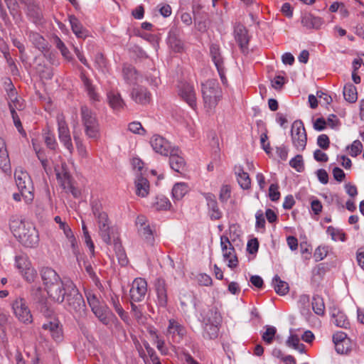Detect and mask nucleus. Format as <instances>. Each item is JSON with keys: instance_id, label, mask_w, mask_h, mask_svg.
I'll return each instance as SVG.
<instances>
[{"instance_id": "1", "label": "nucleus", "mask_w": 364, "mask_h": 364, "mask_svg": "<svg viewBox=\"0 0 364 364\" xmlns=\"http://www.w3.org/2000/svg\"><path fill=\"white\" fill-rule=\"evenodd\" d=\"M10 230L14 237L26 247L33 248L39 242L38 232L30 222L21 216L14 215L9 220Z\"/></svg>"}, {"instance_id": "2", "label": "nucleus", "mask_w": 364, "mask_h": 364, "mask_svg": "<svg viewBox=\"0 0 364 364\" xmlns=\"http://www.w3.org/2000/svg\"><path fill=\"white\" fill-rule=\"evenodd\" d=\"M41 279L49 298L53 301L62 303L65 297V284L68 280H62L52 268L44 267L41 271Z\"/></svg>"}, {"instance_id": "3", "label": "nucleus", "mask_w": 364, "mask_h": 364, "mask_svg": "<svg viewBox=\"0 0 364 364\" xmlns=\"http://www.w3.org/2000/svg\"><path fill=\"white\" fill-rule=\"evenodd\" d=\"M80 117L87 138L98 141L101 138V128L97 114L84 105L80 108Z\"/></svg>"}, {"instance_id": "4", "label": "nucleus", "mask_w": 364, "mask_h": 364, "mask_svg": "<svg viewBox=\"0 0 364 364\" xmlns=\"http://www.w3.org/2000/svg\"><path fill=\"white\" fill-rule=\"evenodd\" d=\"M85 294L92 311L103 324L108 326L113 319H117L111 311L100 302L97 294L93 290L85 289Z\"/></svg>"}, {"instance_id": "5", "label": "nucleus", "mask_w": 364, "mask_h": 364, "mask_svg": "<svg viewBox=\"0 0 364 364\" xmlns=\"http://www.w3.org/2000/svg\"><path fill=\"white\" fill-rule=\"evenodd\" d=\"M92 211L97 220L100 237L106 244H111L110 222L107 213L103 210L102 204L97 200L92 202Z\"/></svg>"}, {"instance_id": "6", "label": "nucleus", "mask_w": 364, "mask_h": 364, "mask_svg": "<svg viewBox=\"0 0 364 364\" xmlns=\"http://www.w3.org/2000/svg\"><path fill=\"white\" fill-rule=\"evenodd\" d=\"M201 92L205 107L208 109H214L222 98V90L215 80H208L202 83Z\"/></svg>"}, {"instance_id": "7", "label": "nucleus", "mask_w": 364, "mask_h": 364, "mask_svg": "<svg viewBox=\"0 0 364 364\" xmlns=\"http://www.w3.org/2000/svg\"><path fill=\"white\" fill-rule=\"evenodd\" d=\"M66 289V305L69 311L82 314L85 310V303L82 294H80L75 284L70 280L67 281Z\"/></svg>"}, {"instance_id": "8", "label": "nucleus", "mask_w": 364, "mask_h": 364, "mask_svg": "<svg viewBox=\"0 0 364 364\" xmlns=\"http://www.w3.org/2000/svg\"><path fill=\"white\" fill-rule=\"evenodd\" d=\"M14 178L16 186L21 192V195L26 203H30L33 200V186L28 173L22 168H16Z\"/></svg>"}, {"instance_id": "9", "label": "nucleus", "mask_w": 364, "mask_h": 364, "mask_svg": "<svg viewBox=\"0 0 364 364\" xmlns=\"http://www.w3.org/2000/svg\"><path fill=\"white\" fill-rule=\"evenodd\" d=\"M15 266L18 269L22 277L28 282H33L37 277V272L32 266V264L25 255L16 256Z\"/></svg>"}, {"instance_id": "10", "label": "nucleus", "mask_w": 364, "mask_h": 364, "mask_svg": "<svg viewBox=\"0 0 364 364\" xmlns=\"http://www.w3.org/2000/svg\"><path fill=\"white\" fill-rule=\"evenodd\" d=\"M291 135L292 143L299 151H304L307 141L306 132L303 122L301 120H296L291 126Z\"/></svg>"}, {"instance_id": "11", "label": "nucleus", "mask_w": 364, "mask_h": 364, "mask_svg": "<svg viewBox=\"0 0 364 364\" xmlns=\"http://www.w3.org/2000/svg\"><path fill=\"white\" fill-rule=\"evenodd\" d=\"M12 309L18 321L26 324L32 323V314L23 299L18 298L15 299L12 303Z\"/></svg>"}, {"instance_id": "12", "label": "nucleus", "mask_w": 364, "mask_h": 364, "mask_svg": "<svg viewBox=\"0 0 364 364\" xmlns=\"http://www.w3.org/2000/svg\"><path fill=\"white\" fill-rule=\"evenodd\" d=\"M178 94L191 108L196 107V94L192 85L187 82L181 81L178 84Z\"/></svg>"}, {"instance_id": "13", "label": "nucleus", "mask_w": 364, "mask_h": 364, "mask_svg": "<svg viewBox=\"0 0 364 364\" xmlns=\"http://www.w3.org/2000/svg\"><path fill=\"white\" fill-rule=\"evenodd\" d=\"M147 292L146 282L142 278H136L129 290L130 301L140 302L144 300Z\"/></svg>"}, {"instance_id": "14", "label": "nucleus", "mask_w": 364, "mask_h": 364, "mask_svg": "<svg viewBox=\"0 0 364 364\" xmlns=\"http://www.w3.org/2000/svg\"><path fill=\"white\" fill-rule=\"evenodd\" d=\"M220 246L225 259L228 260V267L235 268L237 266V258L235 254V248L225 235L220 237Z\"/></svg>"}, {"instance_id": "15", "label": "nucleus", "mask_w": 364, "mask_h": 364, "mask_svg": "<svg viewBox=\"0 0 364 364\" xmlns=\"http://www.w3.org/2000/svg\"><path fill=\"white\" fill-rule=\"evenodd\" d=\"M181 32V30L178 27V23L174 21L168 32L167 44L176 53H180L183 50V43L180 38Z\"/></svg>"}, {"instance_id": "16", "label": "nucleus", "mask_w": 364, "mask_h": 364, "mask_svg": "<svg viewBox=\"0 0 364 364\" xmlns=\"http://www.w3.org/2000/svg\"><path fill=\"white\" fill-rule=\"evenodd\" d=\"M54 221L58 224L59 228L63 230L68 242L70 243L73 253L77 256L79 254L78 244L70 227L67 223L63 221L58 215L54 218Z\"/></svg>"}, {"instance_id": "17", "label": "nucleus", "mask_w": 364, "mask_h": 364, "mask_svg": "<svg viewBox=\"0 0 364 364\" xmlns=\"http://www.w3.org/2000/svg\"><path fill=\"white\" fill-rule=\"evenodd\" d=\"M210 53L223 83L225 84L227 82V79L225 75L223 58L221 55L219 46L215 43L211 44L210 47Z\"/></svg>"}, {"instance_id": "18", "label": "nucleus", "mask_w": 364, "mask_h": 364, "mask_svg": "<svg viewBox=\"0 0 364 364\" xmlns=\"http://www.w3.org/2000/svg\"><path fill=\"white\" fill-rule=\"evenodd\" d=\"M42 328L44 331H48L55 341H59L62 339V326L57 318H50L43 324Z\"/></svg>"}, {"instance_id": "19", "label": "nucleus", "mask_w": 364, "mask_h": 364, "mask_svg": "<svg viewBox=\"0 0 364 364\" xmlns=\"http://www.w3.org/2000/svg\"><path fill=\"white\" fill-rule=\"evenodd\" d=\"M235 38L238 43L241 51L247 53L248 51L249 36L247 30L242 25H237L235 28Z\"/></svg>"}, {"instance_id": "20", "label": "nucleus", "mask_w": 364, "mask_h": 364, "mask_svg": "<svg viewBox=\"0 0 364 364\" xmlns=\"http://www.w3.org/2000/svg\"><path fill=\"white\" fill-rule=\"evenodd\" d=\"M203 196L207 201L211 220H215L221 218L222 213L218 206L215 195L211 193H203Z\"/></svg>"}, {"instance_id": "21", "label": "nucleus", "mask_w": 364, "mask_h": 364, "mask_svg": "<svg viewBox=\"0 0 364 364\" xmlns=\"http://www.w3.org/2000/svg\"><path fill=\"white\" fill-rule=\"evenodd\" d=\"M0 168L6 173H10L11 171L6 142L1 137H0Z\"/></svg>"}, {"instance_id": "22", "label": "nucleus", "mask_w": 364, "mask_h": 364, "mask_svg": "<svg viewBox=\"0 0 364 364\" xmlns=\"http://www.w3.org/2000/svg\"><path fill=\"white\" fill-rule=\"evenodd\" d=\"M123 78L127 84H135L139 81L140 75L135 68L130 64H124L122 67Z\"/></svg>"}, {"instance_id": "23", "label": "nucleus", "mask_w": 364, "mask_h": 364, "mask_svg": "<svg viewBox=\"0 0 364 364\" xmlns=\"http://www.w3.org/2000/svg\"><path fill=\"white\" fill-rule=\"evenodd\" d=\"M69 21L73 32L78 38H85L88 36V31L83 27L78 18L74 15L69 16Z\"/></svg>"}, {"instance_id": "24", "label": "nucleus", "mask_w": 364, "mask_h": 364, "mask_svg": "<svg viewBox=\"0 0 364 364\" xmlns=\"http://www.w3.org/2000/svg\"><path fill=\"white\" fill-rule=\"evenodd\" d=\"M131 95L136 102L141 105L149 103L151 99L150 92L144 87L134 88Z\"/></svg>"}, {"instance_id": "25", "label": "nucleus", "mask_w": 364, "mask_h": 364, "mask_svg": "<svg viewBox=\"0 0 364 364\" xmlns=\"http://www.w3.org/2000/svg\"><path fill=\"white\" fill-rule=\"evenodd\" d=\"M56 176L60 186L64 189H73L71 185V175L67 170L65 164H62L60 171L56 170Z\"/></svg>"}, {"instance_id": "26", "label": "nucleus", "mask_w": 364, "mask_h": 364, "mask_svg": "<svg viewBox=\"0 0 364 364\" xmlns=\"http://www.w3.org/2000/svg\"><path fill=\"white\" fill-rule=\"evenodd\" d=\"M28 37L32 44L39 50L43 51L48 48V41L40 33L29 31Z\"/></svg>"}, {"instance_id": "27", "label": "nucleus", "mask_w": 364, "mask_h": 364, "mask_svg": "<svg viewBox=\"0 0 364 364\" xmlns=\"http://www.w3.org/2000/svg\"><path fill=\"white\" fill-rule=\"evenodd\" d=\"M301 24L308 29H318L323 24V21L319 17L308 14L302 16Z\"/></svg>"}, {"instance_id": "28", "label": "nucleus", "mask_w": 364, "mask_h": 364, "mask_svg": "<svg viewBox=\"0 0 364 364\" xmlns=\"http://www.w3.org/2000/svg\"><path fill=\"white\" fill-rule=\"evenodd\" d=\"M235 173L237 176L238 183L242 189H249L251 185V180L249 174L245 172L243 168L240 166H235Z\"/></svg>"}, {"instance_id": "29", "label": "nucleus", "mask_w": 364, "mask_h": 364, "mask_svg": "<svg viewBox=\"0 0 364 364\" xmlns=\"http://www.w3.org/2000/svg\"><path fill=\"white\" fill-rule=\"evenodd\" d=\"M136 193L141 197L147 196L149 190V183L148 180L143 176H136L135 180Z\"/></svg>"}, {"instance_id": "30", "label": "nucleus", "mask_w": 364, "mask_h": 364, "mask_svg": "<svg viewBox=\"0 0 364 364\" xmlns=\"http://www.w3.org/2000/svg\"><path fill=\"white\" fill-rule=\"evenodd\" d=\"M56 121L58 124V139L70 136V129L65 120V117L63 113H58L57 114Z\"/></svg>"}, {"instance_id": "31", "label": "nucleus", "mask_w": 364, "mask_h": 364, "mask_svg": "<svg viewBox=\"0 0 364 364\" xmlns=\"http://www.w3.org/2000/svg\"><path fill=\"white\" fill-rule=\"evenodd\" d=\"M171 168L176 172L181 173L184 170L185 161L178 155V150L171 154L169 156Z\"/></svg>"}, {"instance_id": "32", "label": "nucleus", "mask_w": 364, "mask_h": 364, "mask_svg": "<svg viewBox=\"0 0 364 364\" xmlns=\"http://www.w3.org/2000/svg\"><path fill=\"white\" fill-rule=\"evenodd\" d=\"M9 95V106L11 112L16 111V109L21 110L24 107L23 100L19 98L14 90H11L8 94Z\"/></svg>"}, {"instance_id": "33", "label": "nucleus", "mask_w": 364, "mask_h": 364, "mask_svg": "<svg viewBox=\"0 0 364 364\" xmlns=\"http://www.w3.org/2000/svg\"><path fill=\"white\" fill-rule=\"evenodd\" d=\"M81 78L90 100L92 102H99L100 100V96L95 91V87L92 85L91 81L84 75H82Z\"/></svg>"}, {"instance_id": "34", "label": "nucleus", "mask_w": 364, "mask_h": 364, "mask_svg": "<svg viewBox=\"0 0 364 364\" xmlns=\"http://www.w3.org/2000/svg\"><path fill=\"white\" fill-rule=\"evenodd\" d=\"M219 323L207 321L204 327L203 337L208 339L216 338L218 335Z\"/></svg>"}, {"instance_id": "35", "label": "nucleus", "mask_w": 364, "mask_h": 364, "mask_svg": "<svg viewBox=\"0 0 364 364\" xmlns=\"http://www.w3.org/2000/svg\"><path fill=\"white\" fill-rule=\"evenodd\" d=\"M107 98L110 107L117 111L122 109L124 106V102L118 93L110 92L107 95Z\"/></svg>"}, {"instance_id": "36", "label": "nucleus", "mask_w": 364, "mask_h": 364, "mask_svg": "<svg viewBox=\"0 0 364 364\" xmlns=\"http://www.w3.org/2000/svg\"><path fill=\"white\" fill-rule=\"evenodd\" d=\"M272 284L275 291L282 296L286 295L289 292V284L284 281L281 280L278 275H275L272 279Z\"/></svg>"}, {"instance_id": "37", "label": "nucleus", "mask_w": 364, "mask_h": 364, "mask_svg": "<svg viewBox=\"0 0 364 364\" xmlns=\"http://www.w3.org/2000/svg\"><path fill=\"white\" fill-rule=\"evenodd\" d=\"M196 5H193L194 24L196 28L200 32H205L207 30L205 14L198 16L196 14Z\"/></svg>"}, {"instance_id": "38", "label": "nucleus", "mask_w": 364, "mask_h": 364, "mask_svg": "<svg viewBox=\"0 0 364 364\" xmlns=\"http://www.w3.org/2000/svg\"><path fill=\"white\" fill-rule=\"evenodd\" d=\"M332 316L333 318V323L338 327L348 328L350 326V323L346 316L341 311L335 310L333 313Z\"/></svg>"}, {"instance_id": "39", "label": "nucleus", "mask_w": 364, "mask_h": 364, "mask_svg": "<svg viewBox=\"0 0 364 364\" xmlns=\"http://www.w3.org/2000/svg\"><path fill=\"white\" fill-rule=\"evenodd\" d=\"M343 96L350 103L356 102L358 99L357 89L353 84H347L343 88Z\"/></svg>"}, {"instance_id": "40", "label": "nucleus", "mask_w": 364, "mask_h": 364, "mask_svg": "<svg viewBox=\"0 0 364 364\" xmlns=\"http://www.w3.org/2000/svg\"><path fill=\"white\" fill-rule=\"evenodd\" d=\"M73 139L79 157L81 159H87L88 157V151L82 139H81L80 136L76 134L75 132H73Z\"/></svg>"}, {"instance_id": "41", "label": "nucleus", "mask_w": 364, "mask_h": 364, "mask_svg": "<svg viewBox=\"0 0 364 364\" xmlns=\"http://www.w3.org/2000/svg\"><path fill=\"white\" fill-rule=\"evenodd\" d=\"M311 305L315 314L319 316L324 314L325 304L321 296L318 295H314L312 299Z\"/></svg>"}, {"instance_id": "42", "label": "nucleus", "mask_w": 364, "mask_h": 364, "mask_svg": "<svg viewBox=\"0 0 364 364\" xmlns=\"http://www.w3.org/2000/svg\"><path fill=\"white\" fill-rule=\"evenodd\" d=\"M299 341L297 335H291L287 340L286 345L303 353L305 352V346L303 343H300Z\"/></svg>"}, {"instance_id": "43", "label": "nucleus", "mask_w": 364, "mask_h": 364, "mask_svg": "<svg viewBox=\"0 0 364 364\" xmlns=\"http://www.w3.org/2000/svg\"><path fill=\"white\" fill-rule=\"evenodd\" d=\"M188 191V187L185 183H178L172 189V194L175 199H181Z\"/></svg>"}, {"instance_id": "44", "label": "nucleus", "mask_w": 364, "mask_h": 364, "mask_svg": "<svg viewBox=\"0 0 364 364\" xmlns=\"http://www.w3.org/2000/svg\"><path fill=\"white\" fill-rule=\"evenodd\" d=\"M27 14L35 23H40L43 18L42 11L36 3L27 9Z\"/></svg>"}, {"instance_id": "45", "label": "nucleus", "mask_w": 364, "mask_h": 364, "mask_svg": "<svg viewBox=\"0 0 364 364\" xmlns=\"http://www.w3.org/2000/svg\"><path fill=\"white\" fill-rule=\"evenodd\" d=\"M177 150H178L177 147L172 146L168 140L161 136V155L170 156L171 154Z\"/></svg>"}, {"instance_id": "46", "label": "nucleus", "mask_w": 364, "mask_h": 364, "mask_svg": "<svg viewBox=\"0 0 364 364\" xmlns=\"http://www.w3.org/2000/svg\"><path fill=\"white\" fill-rule=\"evenodd\" d=\"M204 320L208 322L220 323L221 316L217 307L210 308L206 313Z\"/></svg>"}, {"instance_id": "47", "label": "nucleus", "mask_w": 364, "mask_h": 364, "mask_svg": "<svg viewBox=\"0 0 364 364\" xmlns=\"http://www.w3.org/2000/svg\"><path fill=\"white\" fill-rule=\"evenodd\" d=\"M266 331L263 333L262 338V340L267 344L272 343L274 338L277 333V329L274 326H266Z\"/></svg>"}, {"instance_id": "48", "label": "nucleus", "mask_w": 364, "mask_h": 364, "mask_svg": "<svg viewBox=\"0 0 364 364\" xmlns=\"http://www.w3.org/2000/svg\"><path fill=\"white\" fill-rule=\"evenodd\" d=\"M138 232L140 235L147 241V242H149L150 245H153V231L149 225L141 228H138Z\"/></svg>"}, {"instance_id": "49", "label": "nucleus", "mask_w": 364, "mask_h": 364, "mask_svg": "<svg viewBox=\"0 0 364 364\" xmlns=\"http://www.w3.org/2000/svg\"><path fill=\"white\" fill-rule=\"evenodd\" d=\"M336 350L339 354H347L351 350V341L350 340H344L342 342L335 345Z\"/></svg>"}, {"instance_id": "50", "label": "nucleus", "mask_w": 364, "mask_h": 364, "mask_svg": "<svg viewBox=\"0 0 364 364\" xmlns=\"http://www.w3.org/2000/svg\"><path fill=\"white\" fill-rule=\"evenodd\" d=\"M54 43L55 44V46L58 49L60 50L62 55L66 59L71 58V55L67 47L65 46V43L60 40V38L58 36H55L54 38Z\"/></svg>"}, {"instance_id": "51", "label": "nucleus", "mask_w": 364, "mask_h": 364, "mask_svg": "<svg viewBox=\"0 0 364 364\" xmlns=\"http://www.w3.org/2000/svg\"><path fill=\"white\" fill-rule=\"evenodd\" d=\"M167 331L169 333H177L181 336H183L185 332L184 328L173 319L169 320V325L168 326Z\"/></svg>"}, {"instance_id": "52", "label": "nucleus", "mask_w": 364, "mask_h": 364, "mask_svg": "<svg viewBox=\"0 0 364 364\" xmlns=\"http://www.w3.org/2000/svg\"><path fill=\"white\" fill-rule=\"evenodd\" d=\"M289 165L299 172L303 171L304 165L302 156L300 154L296 155L289 161Z\"/></svg>"}, {"instance_id": "53", "label": "nucleus", "mask_w": 364, "mask_h": 364, "mask_svg": "<svg viewBox=\"0 0 364 364\" xmlns=\"http://www.w3.org/2000/svg\"><path fill=\"white\" fill-rule=\"evenodd\" d=\"M132 165L133 169L138 172L137 176H143L144 172V162L138 157H134L132 159Z\"/></svg>"}, {"instance_id": "54", "label": "nucleus", "mask_w": 364, "mask_h": 364, "mask_svg": "<svg viewBox=\"0 0 364 364\" xmlns=\"http://www.w3.org/2000/svg\"><path fill=\"white\" fill-rule=\"evenodd\" d=\"M45 143L47 147L52 150H55L58 147L55 135L50 132L47 133L45 136Z\"/></svg>"}, {"instance_id": "55", "label": "nucleus", "mask_w": 364, "mask_h": 364, "mask_svg": "<svg viewBox=\"0 0 364 364\" xmlns=\"http://www.w3.org/2000/svg\"><path fill=\"white\" fill-rule=\"evenodd\" d=\"M128 129L131 132L134 134L139 135H144L146 134V130L139 122H133L129 123Z\"/></svg>"}, {"instance_id": "56", "label": "nucleus", "mask_w": 364, "mask_h": 364, "mask_svg": "<svg viewBox=\"0 0 364 364\" xmlns=\"http://www.w3.org/2000/svg\"><path fill=\"white\" fill-rule=\"evenodd\" d=\"M347 149H350V156L353 157H355L361 153L363 144L359 140H355L350 146H348Z\"/></svg>"}, {"instance_id": "57", "label": "nucleus", "mask_w": 364, "mask_h": 364, "mask_svg": "<svg viewBox=\"0 0 364 364\" xmlns=\"http://www.w3.org/2000/svg\"><path fill=\"white\" fill-rule=\"evenodd\" d=\"M231 188L228 185H223L220 191L219 199L222 203L226 202L230 198Z\"/></svg>"}, {"instance_id": "58", "label": "nucleus", "mask_w": 364, "mask_h": 364, "mask_svg": "<svg viewBox=\"0 0 364 364\" xmlns=\"http://www.w3.org/2000/svg\"><path fill=\"white\" fill-rule=\"evenodd\" d=\"M59 140L64 148L68 150L70 155H72L74 151V146L73 144L71 136L62 137L61 139H59Z\"/></svg>"}, {"instance_id": "59", "label": "nucleus", "mask_w": 364, "mask_h": 364, "mask_svg": "<svg viewBox=\"0 0 364 364\" xmlns=\"http://www.w3.org/2000/svg\"><path fill=\"white\" fill-rule=\"evenodd\" d=\"M327 254H328L327 247L318 246L316 249V250L314 253V257L315 258V260L316 262H318V261L323 259L326 257Z\"/></svg>"}, {"instance_id": "60", "label": "nucleus", "mask_w": 364, "mask_h": 364, "mask_svg": "<svg viewBox=\"0 0 364 364\" xmlns=\"http://www.w3.org/2000/svg\"><path fill=\"white\" fill-rule=\"evenodd\" d=\"M149 359H147V364H159V358L157 357L156 352L149 346H145Z\"/></svg>"}, {"instance_id": "61", "label": "nucleus", "mask_w": 364, "mask_h": 364, "mask_svg": "<svg viewBox=\"0 0 364 364\" xmlns=\"http://www.w3.org/2000/svg\"><path fill=\"white\" fill-rule=\"evenodd\" d=\"M279 186L277 184H271L269 188V197L271 200L277 201L279 199L280 193L278 191Z\"/></svg>"}, {"instance_id": "62", "label": "nucleus", "mask_w": 364, "mask_h": 364, "mask_svg": "<svg viewBox=\"0 0 364 364\" xmlns=\"http://www.w3.org/2000/svg\"><path fill=\"white\" fill-rule=\"evenodd\" d=\"M317 144L323 149H328L330 145V140L326 134H321L318 136Z\"/></svg>"}, {"instance_id": "63", "label": "nucleus", "mask_w": 364, "mask_h": 364, "mask_svg": "<svg viewBox=\"0 0 364 364\" xmlns=\"http://www.w3.org/2000/svg\"><path fill=\"white\" fill-rule=\"evenodd\" d=\"M259 248V242L257 238L251 239L248 241L247 250L250 254H255L257 252Z\"/></svg>"}, {"instance_id": "64", "label": "nucleus", "mask_w": 364, "mask_h": 364, "mask_svg": "<svg viewBox=\"0 0 364 364\" xmlns=\"http://www.w3.org/2000/svg\"><path fill=\"white\" fill-rule=\"evenodd\" d=\"M132 16L135 19H142L144 16V8L142 5L137 6L132 11Z\"/></svg>"}]
</instances>
